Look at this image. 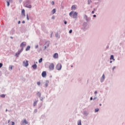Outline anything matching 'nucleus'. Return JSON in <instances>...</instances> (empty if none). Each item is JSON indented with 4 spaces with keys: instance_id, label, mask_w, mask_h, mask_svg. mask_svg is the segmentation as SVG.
<instances>
[{
    "instance_id": "f257e3e1",
    "label": "nucleus",
    "mask_w": 125,
    "mask_h": 125,
    "mask_svg": "<svg viewBox=\"0 0 125 125\" xmlns=\"http://www.w3.org/2000/svg\"><path fill=\"white\" fill-rule=\"evenodd\" d=\"M26 42H22L21 44V49L20 51H19L18 53L16 54V56H17V57H18V56H19V54H20L22 51H23V49H24V46H26Z\"/></svg>"
},
{
    "instance_id": "f03ea898",
    "label": "nucleus",
    "mask_w": 125,
    "mask_h": 125,
    "mask_svg": "<svg viewBox=\"0 0 125 125\" xmlns=\"http://www.w3.org/2000/svg\"><path fill=\"white\" fill-rule=\"evenodd\" d=\"M69 16H70V17H72V16L73 18L77 19L78 18V13L76 12L71 11L69 13Z\"/></svg>"
},
{
    "instance_id": "7ed1b4c3",
    "label": "nucleus",
    "mask_w": 125,
    "mask_h": 125,
    "mask_svg": "<svg viewBox=\"0 0 125 125\" xmlns=\"http://www.w3.org/2000/svg\"><path fill=\"white\" fill-rule=\"evenodd\" d=\"M56 69L58 70V71H60V70L62 69V64H61V63H58L56 66Z\"/></svg>"
},
{
    "instance_id": "20e7f679",
    "label": "nucleus",
    "mask_w": 125,
    "mask_h": 125,
    "mask_svg": "<svg viewBox=\"0 0 125 125\" xmlns=\"http://www.w3.org/2000/svg\"><path fill=\"white\" fill-rule=\"evenodd\" d=\"M49 68L51 71L54 70V64L53 63H51L49 66Z\"/></svg>"
},
{
    "instance_id": "39448f33",
    "label": "nucleus",
    "mask_w": 125,
    "mask_h": 125,
    "mask_svg": "<svg viewBox=\"0 0 125 125\" xmlns=\"http://www.w3.org/2000/svg\"><path fill=\"white\" fill-rule=\"evenodd\" d=\"M23 63L25 67H28L29 66V62L28 61H26V62L24 61Z\"/></svg>"
},
{
    "instance_id": "423d86ee",
    "label": "nucleus",
    "mask_w": 125,
    "mask_h": 125,
    "mask_svg": "<svg viewBox=\"0 0 125 125\" xmlns=\"http://www.w3.org/2000/svg\"><path fill=\"white\" fill-rule=\"evenodd\" d=\"M42 78H45L46 77V71H43L42 74Z\"/></svg>"
},
{
    "instance_id": "0eeeda50",
    "label": "nucleus",
    "mask_w": 125,
    "mask_h": 125,
    "mask_svg": "<svg viewBox=\"0 0 125 125\" xmlns=\"http://www.w3.org/2000/svg\"><path fill=\"white\" fill-rule=\"evenodd\" d=\"M59 56L58 55V53H56L53 55V58L57 59V58H58Z\"/></svg>"
},
{
    "instance_id": "6e6552de",
    "label": "nucleus",
    "mask_w": 125,
    "mask_h": 125,
    "mask_svg": "<svg viewBox=\"0 0 125 125\" xmlns=\"http://www.w3.org/2000/svg\"><path fill=\"white\" fill-rule=\"evenodd\" d=\"M77 9V6L76 5H73L71 7V10H75V9Z\"/></svg>"
},
{
    "instance_id": "1a4fd4ad",
    "label": "nucleus",
    "mask_w": 125,
    "mask_h": 125,
    "mask_svg": "<svg viewBox=\"0 0 125 125\" xmlns=\"http://www.w3.org/2000/svg\"><path fill=\"white\" fill-rule=\"evenodd\" d=\"M21 15H22L23 16H25V10L24 9H22L21 10Z\"/></svg>"
},
{
    "instance_id": "9d476101",
    "label": "nucleus",
    "mask_w": 125,
    "mask_h": 125,
    "mask_svg": "<svg viewBox=\"0 0 125 125\" xmlns=\"http://www.w3.org/2000/svg\"><path fill=\"white\" fill-rule=\"evenodd\" d=\"M37 65L36 64H34V65H32V68L35 70V69H37Z\"/></svg>"
},
{
    "instance_id": "9b49d317",
    "label": "nucleus",
    "mask_w": 125,
    "mask_h": 125,
    "mask_svg": "<svg viewBox=\"0 0 125 125\" xmlns=\"http://www.w3.org/2000/svg\"><path fill=\"white\" fill-rule=\"evenodd\" d=\"M22 124H25V125H28V122H27L26 119H24L22 122Z\"/></svg>"
},
{
    "instance_id": "f8f14e48",
    "label": "nucleus",
    "mask_w": 125,
    "mask_h": 125,
    "mask_svg": "<svg viewBox=\"0 0 125 125\" xmlns=\"http://www.w3.org/2000/svg\"><path fill=\"white\" fill-rule=\"evenodd\" d=\"M30 48H31V46H28L25 49L26 51H28V50H30Z\"/></svg>"
},
{
    "instance_id": "ddd939ff",
    "label": "nucleus",
    "mask_w": 125,
    "mask_h": 125,
    "mask_svg": "<svg viewBox=\"0 0 125 125\" xmlns=\"http://www.w3.org/2000/svg\"><path fill=\"white\" fill-rule=\"evenodd\" d=\"M104 80H105V75H104V74H103L102 78L101 79V81H104Z\"/></svg>"
},
{
    "instance_id": "4468645a",
    "label": "nucleus",
    "mask_w": 125,
    "mask_h": 125,
    "mask_svg": "<svg viewBox=\"0 0 125 125\" xmlns=\"http://www.w3.org/2000/svg\"><path fill=\"white\" fill-rule=\"evenodd\" d=\"M55 12H56V9H53L52 11V14H54V13H55Z\"/></svg>"
},
{
    "instance_id": "2eb2a0df",
    "label": "nucleus",
    "mask_w": 125,
    "mask_h": 125,
    "mask_svg": "<svg viewBox=\"0 0 125 125\" xmlns=\"http://www.w3.org/2000/svg\"><path fill=\"white\" fill-rule=\"evenodd\" d=\"M78 125H82V121H81V120L78 121Z\"/></svg>"
},
{
    "instance_id": "dca6fc26",
    "label": "nucleus",
    "mask_w": 125,
    "mask_h": 125,
    "mask_svg": "<svg viewBox=\"0 0 125 125\" xmlns=\"http://www.w3.org/2000/svg\"><path fill=\"white\" fill-rule=\"evenodd\" d=\"M110 59V60H115V59H114V56L111 55Z\"/></svg>"
},
{
    "instance_id": "f3484780",
    "label": "nucleus",
    "mask_w": 125,
    "mask_h": 125,
    "mask_svg": "<svg viewBox=\"0 0 125 125\" xmlns=\"http://www.w3.org/2000/svg\"><path fill=\"white\" fill-rule=\"evenodd\" d=\"M26 7H27V8H32V5H29L28 6H26Z\"/></svg>"
},
{
    "instance_id": "a211bd4d",
    "label": "nucleus",
    "mask_w": 125,
    "mask_h": 125,
    "mask_svg": "<svg viewBox=\"0 0 125 125\" xmlns=\"http://www.w3.org/2000/svg\"><path fill=\"white\" fill-rule=\"evenodd\" d=\"M37 103H38V102H34L33 103V106H36Z\"/></svg>"
},
{
    "instance_id": "6ab92c4d",
    "label": "nucleus",
    "mask_w": 125,
    "mask_h": 125,
    "mask_svg": "<svg viewBox=\"0 0 125 125\" xmlns=\"http://www.w3.org/2000/svg\"><path fill=\"white\" fill-rule=\"evenodd\" d=\"M39 63H42V58H41L39 61Z\"/></svg>"
},
{
    "instance_id": "aec40b11",
    "label": "nucleus",
    "mask_w": 125,
    "mask_h": 125,
    "mask_svg": "<svg viewBox=\"0 0 125 125\" xmlns=\"http://www.w3.org/2000/svg\"><path fill=\"white\" fill-rule=\"evenodd\" d=\"M37 95L38 96H39V97H41V93H40L39 92H38L37 93Z\"/></svg>"
},
{
    "instance_id": "412c9836",
    "label": "nucleus",
    "mask_w": 125,
    "mask_h": 125,
    "mask_svg": "<svg viewBox=\"0 0 125 125\" xmlns=\"http://www.w3.org/2000/svg\"><path fill=\"white\" fill-rule=\"evenodd\" d=\"M1 97H2V98H4V97H5V95L4 94H2L0 95Z\"/></svg>"
},
{
    "instance_id": "4be33fe9",
    "label": "nucleus",
    "mask_w": 125,
    "mask_h": 125,
    "mask_svg": "<svg viewBox=\"0 0 125 125\" xmlns=\"http://www.w3.org/2000/svg\"><path fill=\"white\" fill-rule=\"evenodd\" d=\"M98 111H99V108H96V109H95V111L96 112H98Z\"/></svg>"
},
{
    "instance_id": "5701e85b",
    "label": "nucleus",
    "mask_w": 125,
    "mask_h": 125,
    "mask_svg": "<svg viewBox=\"0 0 125 125\" xmlns=\"http://www.w3.org/2000/svg\"><path fill=\"white\" fill-rule=\"evenodd\" d=\"M10 70H12V69H13V66H10Z\"/></svg>"
},
{
    "instance_id": "b1692460",
    "label": "nucleus",
    "mask_w": 125,
    "mask_h": 125,
    "mask_svg": "<svg viewBox=\"0 0 125 125\" xmlns=\"http://www.w3.org/2000/svg\"><path fill=\"white\" fill-rule=\"evenodd\" d=\"M37 84H38V85H41V82H37Z\"/></svg>"
},
{
    "instance_id": "393cba45",
    "label": "nucleus",
    "mask_w": 125,
    "mask_h": 125,
    "mask_svg": "<svg viewBox=\"0 0 125 125\" xmlns=\"http://www.w3.org/2000/svg\"><path fill=\"white\" fill-rule=\"evenodd\" d=\"M9 1H7V6H9Z\"/></svg>"
},
{
    "instance_id": "a878e982",
    "label": "nucleus",
    "mask_w": 125,
    "mask_h": 125,
    "mask_svg": "<svg viewBox=\"0 0 125 125\" xmlns=\"http://www.w3.org/2000/svg\"><path fill=\"white\" fill-rule=\"evenodd\" d=\"M51 4H52V5H54V1H52L51 2Z\"/></svg>"
},
{
    "instance_id": "bb28decb",
    "label": "nucleus",
    "mask_w": 125,
    "mask_h": 125,
    "mask_svg": "<svg viewBox=\"0 0 125 125\" xmlns=\"http://www.w3.org/2000/svg\"><path fill=\"white\" fill-rule=\"evenodd\" d=\"M27 20H29V17H28V14L26 15Z\"/></svg>"
},
{
    "instance_id": "cd10ccee",
    "label": "nucleus",
    "mask_w": 125,
    "mask_h": 125,
    "mask_svg": "<svg viewBox=\"0 0 125 125\" xmlns=\"http://www.w3.org/2000/svg\"><path fill=\"white\" fill-rule=\"evenodd\" d=\"M2 67V63H0V68H1Z\"/></svg>"
},
{
    "instance_id": "c85d7f7f",
    "label": "nucleus",
    "mask_w": 125,
    "mask_h": 125,
    "mask_svg": "<svg viewBox=\"0 0 125 125\" xmlns=\"http://www.w3.org/2000/svg\"><path fill=\"white\" fill-rule=\"evenodd\" d=\"M72 32H73V31L72 30H70L69 32V34H71Z\"/></svg>"
},
{
    "instance_id": "c756f323",
    "label": "nucleus",
    "mask_w": 125,
    "mask_h": 125,
    "mask_svg": "<svg viewBox=\"0 0 125 125\" xmlns=\"http://www.w3.org/2000/svg\"><path fill=\"white\" fill-rule=\"evenodd\" d=\"M95 94H97V91H95L94 92ZM96 94L95 95V96H96Z\"/></svg>"
},
{
    "instance_id": "7c9ffc66",
    "label": "nucleus",
    "mask_w": 125,
    "mask_h": 125,
    "mask_svg": "<svg viewBox=\"0 0 125 125\" xmlns=\"http://www.w3.org/2000/svg\"><path fill=\"white\" fill-rule=\"evenodd\" d=\"M115 69H116V67H113L112 68L113 71H114V70H115Z\"/></svg>"
},
{
    "instance_id": "2f4dec72",
    "label": "nucleus",
    "mask_w": 125,
    "mask_h": 125,
    "mask_svg": "<svg viewBox=\"0 0 125 125\" xmlns=\"http://www.w3.org/2000/svg\"><path fill=\"white\" fill-rule=\"evenodd\" d=\"M35 47H36V48H38V47H39V45H36Z\"/></svg>"
},
{
    "instance_id": "473e14b6",
    "label": "nucleus",
    "mask_w": 125,
    "mask_h": 125,
    "mask_svg": "<svg viewBox=\"0 0 125 125\" xmlns=\"http://www.w3.org/2000/svg\"><path fill=\"white\" fill-rule=\"evenodd\" d=\"M94 14V11H92V14Z\"/></svg>"
},
{
    "instance_id": "72a5a7b5",
    "label": "nucleus",
    "mask_w": 125,
    "mask_h": 125,
    "mask_svg": "<svg viewBox=\"0 0 125 125\" xmlns=\"http://www.w3.org/2000/svg\"><path fill=\"white\" fill-rule=\"evenodd\" d=\"M22 24H24V23H25V21H22Z\"/></svg>"
},
{
    "instance_id": "f704fd0d",
    "label": "nucleus",
    "mask_w": 125,
    "mask_h": 125,
    "mask_svg": "<svg viewBox=\"0 0 125 125\" xmlns=\"http://www.w3.org/2000/svg\"><path fill=\"white\" fill-rule=\"evenodd\" d=\"M64 24L66 25V24H67V21H64Z\"/></svg>"
},
{
    "instance_id": "c9c22d12",
    "label": "nucleus",
    "mask_w": 125,
    "mask_h": 125,
    "mask_svg": "<svg viewBox=\"0 0 125 125\" xmlns=\"http://www.w3.org/2000/svg\"><path fill=\"white\" fill-rule=\"evenodd\" d=\"M21 23V21H18V24H20Z\"/></svg>"
},
{
    "instance_id": "e433bc0d",
    "label": "nucleus",
    "mask_w": 125,
    "mask_h": 125,
    "mask_svg": "<svg viewBox=\"0 0 125 125\" xmlns=\"http://www.w3.org/2000/svg\"><path fill=\"white\" fill-rule=\"evenodd\" d=\"M93 17H96V15H93Z\"/></svg>"
},
{
    "instance_id": "4c0bfd02",
    "label": "nucleus",
    "mask_w": 125,
    "mask_h": 125,
    "mask_svg": "<svg viewBox=\"0 0 125 125\" xmlns=\"http://www.w3.org/2000/svg\"><path fill=\"white\" fill-rule=\"evenodd\" d=\"M90 99V100H92V97H91Z\"/></svg>"
},
{
    "instance_id": "58836bf2",
    "label": "nucleus",
    "mask_w": 125,
    "mask_h": 125,
    "mask_svg": "<svg viewBox=\"0 0 125 125\" xmlns=\"http://www.w3.org/2000/svg\"><path fill=\"white\" fill-rule=\"evenodd\" d=\"M45 86H47V84H45Z\"/></svg>"
},
{
    "instance_id": "ea45409f",
    "label": "nucleus",
    "mask_w": 125,
    "mask_h": 125,
    "mask_svg": "<svg viewBox=\"0 0 125 125\" xmlns=\"http://www.w3.org/2000/svg\"><path fill=\"white\" fill-rule=\"evenodd\" d=\"M9 1H12V0H9Z\"/></svg>"
},
{
    "instance_id": "a19ab883",
    "label": "nucleus",
    "mask_w": 125,
    "mask_h": 125,
    "mask_svg": "<svg viewBox=\"0 0 125 125\" xmlns=\"http://www.w3.org/2000/svg\"><path fill=\"white\" fill-rule=\"evenodd\" d=\"M110 63H112V61H111L110 62Z\"/></svg>"
},
{
    "instance_id": "79ce46f5",
    "label": "nucleus",
    "mask_w": 125,
    "mask_h": 125,
    "mask_svg": "<svg viewBox=\"0 0 125 125\" xmlns=\"http://www.w3.org/2000/svg\"><path fill=\"white\" fill-rule=\"evenodd\" d=\"M102 104H100V106H101Z\"/></svg>"
},
{
    "instance_id": "37998d69",
    "label": "nucleus",
    "mask_w": 125,
    "mask_h": 125,
    "mask_svg": "<svg viewBox=\"0 0 125 125\" xmlns=\"http://www.w3.org/2000/svg\"><path fill=\"white\" fill-rule=\"evenodd\" d=\"M10 122V120H9V121H8V123H9Z\"/></svg>"
},
{
    "instance_id": "c03bdc74",
    "label": "nucleus",
    "mask_w": 125,
    "mask_h": 125,
    "mask_svg": "<svg viewBox=\"0 0 125 125\" xmlns=\"http://www.w3.org/2000/svg\"><path fill=\"white\" fill-rule=\"evenodd\" d=\"M85 17H87L86 15H85Z\"/></svg>"
},
{
    "instance_id": "a18cd8bd",
    "label": "nucleus",
    "mask_w": 125,
    "mask_h": 125,
    "mask_svg": "<svg viewBox=\"0 0 125 125\" xmlns=\"http://www.w3.org/2000/svg\"><path fill=\"white\" fill-rule=\"evenodd\" d=\"M45 48H46V46H45Z\"/></svg>"
},
{
    "instance_id": "49530a36",
    "label": "nucleus",
    "mask_w": 125,
    "mask_h": 125,
    "mask_svg": "<svg viewBox=\"0 0 125 125\" xmlns=\"http://www.w3.org/2000/svg\"><path fill=\"white\" fill-rule=\"evenodd\" d=\"M11 39H13V38H12V37H11Z\"/></svg>"
},
{
    "instance_id": "de8ad7c7",
    "label": "nucleus",
    "mask_w": 125,
    "mask_h": 125,
    "mask_svg": "<svg viewBox=\"0 0 125 125\" xmlns=\"http://www.w3.org/2000/svg\"><path fill=\"white\" fill-rule=\"evenodd\" d=\"M71 67H73V65H71Z\"/></svg>"
},
{
    "instance_id": "09e8293b",
    "label": "nucleus",
    "mask_w": 125,
    "mask_h": 125,
    "mask_svg": "<svg viewBox=\"0 0 125 125\" xmlns=\"http://www.w3.org/2000/svg\"><path fill=\"white\" fill-rule=\"evenodd\" d=\"M6 111H7V109H6Z\"/></svg>"
}]
</instances>
